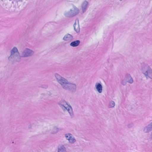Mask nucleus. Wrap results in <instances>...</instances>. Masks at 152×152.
<instances>
[{"instance_id": "obj_4", "label": "nucleus", "mask_w": 152, "mask_h": 152, "mask_svg": "<svg viewBox=\"0 0 152 152\" xmlns=\"http://www.w3.org/2000/svg\"><path fill=\"white\" fill-rule=\"evenodd\" d=\"M95 86L96 88L99 93H101L102 91V86L99 83H97L96 84Z\"/></svg>"}, {"instance_id": "obj_7", "label": "nucleus", "mask_w": 152, "mask_h": 152, "mask_svg": "<svg viewBox=\"0 0 152 152\" xmlns=\"http://www.w3.org/2000/svg\"><path fill=\"white\" fill-rule=\"evenodd\" d=\"M80 41L79 40H76L70 43V45L72 46L75 47L77 46L80 44Z\"/></svg>"}, {"instance_id": "obj_13", "label": "nucleus", "mask_w": 152, "mask_h": 152, "mask_svg": "<svg viewBox=\"0 0 152 152\" xmlns=\"http://www.w3.org/2000/svg\"><path fill=\"white\" fill-rule=\"evenodd\" d=\"M60 151V149H59V151H59H59Z\"/></svg>"}, {"instance_id": "obj_1", "label": "nucleus", "mask_w": 152, "mask_h": 152, "mask_svg": "<svg viewBox=\"0 0 152 152\" xmlns=\"http://www.w3.org/2000/svg\"><path fill=\"white\" fill-rule=\"evenodd\" d=\"M59 83L62 86L63 88L65 89L72 88L73 87H75L76 86L75 84H72L67 82V80L63 78H61L59 80Z\"/></svg>"}, {"instance_id": "obj_6", "label": "nucleus", "mask_w": 152, "mask_h": 152, "mask_svg": "<svg viewBox=\"0 0 152 152\" xmlns=\"http://www.w3.org/2000/svg\"><path fill=\"white\" fill-rule=\"evenodd\" d=\"M145 75L148 76L151 78H152V70H149L146 71L144 73Z\"/></svg>"}, {"instance_id": "obj_12", "label": "nucleus", "mask_w": 152, "mask_h": 152, "mask_svg": "<svg viewBox=\"0 0 152 152\" xmlns=\"http://www.w3.org/2000/svg\"><path fill=\"white\" fill-rule=\"evenodd\" d=\"M85 9H86V8H84V9H83V12H84Z\"/></svg>"}, {"instance_id": "obj_2", "label": "nucleus", "mask_w": 152, "mask_h": 152, "mask_svg": "<svg viewBox=\"0 0 152 152\" xmlns=\"http://www.w3.org/2000/svg\"><path fill=\"white\" fill-rule=\"evenodd\" d=\"M65 136L66 139L69 140L70 142L73 143L75 142V140L72 137L71 134H66Z\"/></svg>"}, {"instance_id": "obj_11", "label": "nucleus", "mask_w": 152, "mask_h": 152, "mask_svg": "<svg viewBox=\"0 0 152 152\" xmlns=\"http://www.w3.org/2000/svg\"><path fill=\"white\" fill-rule=\"evenodd\" d=\"M133 80L132 79H131V80L129 81V82L130 83H132Z\"/></svg>"}, {"instance_id": "obj_3", "label": "nucleus", "mask_w": 152, "mask_h": 152, "mask_svg": "<svg viewBox=\"0 0 152 152\" xmlns=\"http://www.w3.org/2000/svg\"><path fill=\"white\" fill-rule=\"evenodd\" d=\"M72 36L71 35L69 34L65 35L63 38V39L64 40L69 42L71 41L72 40Z\"/></svg>"}, {"instance_id": "obj_10", "label": "nucleus", "mask_w": 152, "mask_h": 152, "mask_svg": "<svg viewBox=\"0 0 152 152\" xmlns=\"http://www.w3.org/2000/svg\"><path fill=\"white\" fill-rule=\"evenodd\" d=\"M115 104L114 102H111L110 104V107H113L115 106Z\"/></svg>"}, {"instance_id": "obj_5", "label": "nucleus", "mask_w": 152, "mask_h": 152, "mask_svg": "<svg viewBox=\"0 0 152 152\" xmlns=\"http://www.w3.org/2000/svg\"><path fill=\"white\" fill-rule=\"evenodd\" d=\"M31 52V51L28 49H27L26 51H24L23 52L22 57H24L29 56H30Z\"/></svg>"}, {"instance_id": "obj_14", "label": "nucleus", "mask_w": 152, "mask_h": 152, "mask_svg": "<svg viewBox=\"0 0 152 152\" xmlns=\"http://www.w3.org/2000/svg\"><path fill=\"white\" fill-rule=\"evenodd\" d=\"M121 1L122 0H120Z\"/></svg>"}, {"instance_id": "obj_9", "label": "nucleus", "mask_w": 152, "mask_h": 152, "mask_svg": "<svg viewBox=\"0 0 152 152\" xmlns=\"http://www.w3.org/2000/svg\"><path fill=\"white\" fill-rule=\"evenodd\" d=\"M74 12H75V14L76 15L79 12V10L77 8H75Z\"/></svg>"}, {"instance_id": "obj_8", "label": "nucleus", "mask_w": 152, "mask_h": 152, "mask_svg": "<svg viewBox=\"0 0 152 152\" xmlns=\"http://www.w3.org/2000/svg\"><path fill=\"white\" fill-rule=\"evenodd\" d=\"M17 51L18 50L17 48L15 47H14L12 49L11 51V54H13Z\"/></svg>"}]
</instances>
